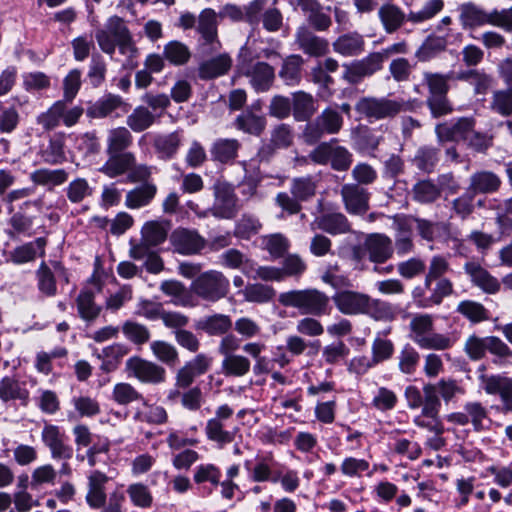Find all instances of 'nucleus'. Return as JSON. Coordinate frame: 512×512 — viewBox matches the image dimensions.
<instances>
[{"label":"nucleus","instance_id":"obj_35","mask_svg":"<svg viewBox=\"0 0 512 512\" xmlns=\"http://www.w3.org/2000/svg\"><path fill=\"white\" fill-rule=\"evenodd\" d=\"M378 18L386 33L392 34L408 21L407 14L393 3H385L378 9Z\"/></svg>","mask_w":512,"mask_h":512},{"label":"nucleus","instance_id":"obj_3","mask_svg":"<svg viewBox=\"0 0 512 512\" xmlns=\"http://www.w3.org/2000/svg\"><path fill=\"white\" fill-rule=\"evenodd\" d=\"M230 289L229 279L218 270H208L196 277L191 285V292L206 302L215 303L225 298Z\"/></svg>","mask_w":512,"mask_h":512},{"label":"nucleus","instance_id":"obj_11","mask_svg":"<svg viewBox=\"0 0 512 512\" xmlns=\"http://www.w3.org/2000/svg\"><path fill=\"white\" fill-rule=\"evenodd\" d=\"M41 441L54 460L68 461L73 457V447L67 442L65 432L55 424L45 423Z\"/></svg>","mask_w":512,"mask_h":512},{"label":"nucleus","instance_id":"obj_47","mask_svg":"<svg viewBox=\"0 0 512 512\" xmlns=\"http://www.w3.org/2000/svg\"><path fill=\"white\" fill-rule=\"evenodd\" d=\"M413 201L420 204H432L440 197V187L435 181L427 178L417 181L411 189Z\"/></svg>","mask_w":512,"mask_h":512},{"label":"nucleus","instance_id":"obj_10","mask_svg":"<svg viewBox=\"0 0 512 512\" xmlns=\"http://www.w3.org/2000/svg\"><path fill=\"white\" fill-rule=\"evenodd\" d=\"M233 415V409L227 404L219 406L215 411V417L209 419L205 426L206 437L217 444L219 448L232 443L237 429H225V421Z\"/></svg>","mask_w":512,"mask_h":512},{"label":"nucleus","instance_id":"obj_18","mask_svg":"<svg viewBox=\"0 0 512 512\" xmlns=\"http://www.w3.org/2000/svg\"><path fill=\"white\" fill-rule=\"evenodd\" d=\"M475 127V120L469 117L457 119L455 122L437 124L435 133L439 143L466 141Z\"/></svg>","mask_w":512,"mask_h":512},{"label":"nucleus","instance_id":"obj_25","mask_svg":"<svg viewBox=\"0 0 512 512\" xmlns=\"http://www.w3.org/2000/svg\"><path fill=\"white\" fill-rule=\"evenodd\" d=\"M369 260L373 263H384L393 255L392 240L380 233L370 234L364 242Z\"/></svg>","mask_w":512,"mask_h":512},{"label":"nucleus","instance_id":"obj_1","mask_svg":"<svg viewBox=\"0 0 512 512\" xmlns=\"http://www.w3.org/2000/svg\"><path fill=\"white\" fill-rule=\"evenodd\" d=\"M410 338L421 349L447 350L456 342L452 333H436L433 331L434 321L429 314L415 315L409 324Z\"/></svg>","mask_w":512,"mask_h":512},{"label":"nucleus","instance_id":"obj_42","mask_svg":"<svg viewBox=\"0 0 512 512\" xmlns=\"http://www.w3.org/2000/svg\"><path fill=\"white\" fill-rule=\"evenodd\" d=\"M197 32L204 44H213L217 41V14L211 8L202 10L198 16Z\"/></svg>","mask_w":512,"mask_h":512},{"label":"nucleus","instance_id":"obj_60","mask_svg":"<svg viewBox=\"0 0 512 512\" xmlns=\"http://www.w3.org/2000/svg\"><path fill=\"white\" fill-rule=\"evenodd\" d=\"M241 293L245 301L257 304L270 302L276 294L273 287L261 283L248 284Z\"/></svg>","mask_w":512,"mask_h":512},{"label":"nucleus","instance_id":"obj_45","mask_svg":"<svg viewBox=\"0 0 512 512\" xmlns=\"http://www.w3.org/2000/svg\"><path fill=\"white\" fill-rule=\"evenodd\" d=\"M439 152L438 148L430 145L420 146L412 157L411 163L423 173H432L439 162Z\"/></svg>","mask_w":512,"mask_h":512},{"label":"nucleus","instance_id":"obj_21","mask_svg":"<svg viewBox=\"0 0 512 512\" xmlns=\"http://www.w3.org/2000/svg\"><path fill=\"white\" fill-rule=\"evenodd\" d=\"M0 400L4 403L19 401L22 405H26L29 400L26 382L18 374L2 377L0 379Z\"/></svg>","mask_w":512,"mask_h":512},{"label":"nucleus","instance_id":"obj_22","mask_svg":"<svg viewBox=\"0 0 512 512\" xmlns=\"http://www.w3.org/2000/svg\"><path fill=\"white\" fill-rule=\"evenodd\" d=\"M340 193L348 213L361 215L369 209V193L358 184H345Z\"/></svg>","mask_w":512,"mask_h":512},{"label":"nucleus","instance_id":"obj_6","mask_svg":"<svg viewBox=\"0 0 512 512\" xmlns=\"http://www.w3.org/2000/svg\"><path fill=\"white\" fill-rule=\"evenodd\" d=\"M237 72L248 79L251 87L257 92H267L275 79L274 68L266 62L254 61L241 56L237 64Z\"/></svg>","mask_w":512,"mask_h":512},{"label":"nucleus","instance_id":"obj_17","mask_svg":"<svg viewBox=\"0 0 512 512\" xmlns=\"http://www.w3.org/2000/svg\"><path fill=\"white\" fill-rule=\"evenodd\" d=\"M295 44L305 55L320 58L329 52L327 39L316 35L309 27L301 25L295 32Z\"/></svg>","mask_w":512,"mask_h":512},{"label":"nucleus","instance_id":"obj_64","mask_svg":"<svg viewBox=\"0 0 512 512\" xmlns=\"http://www.w3.org/2000/svg\"><path fill=\"white\" fill-rule=\"evenodd\" d=\"M490 109L503 117L510 116L512 114V87L495 90L491 97Z\"/></svg>","mask_w":512,"mask_h":512},{"label":"nucleus","instance_id":"obj_56","mask_svg":"<svg viewBox=\"0 0 512 512\" xmlns=\"http://www.w3.org/2000/svg\"><path fill=\"white\" fill-rule=\"evenodd\" d=\"M168 222L148 221L141 230L142 240L154 247L163 243L168 235Z\"/></svg>","mask_w":512,"mask_h":512},{"label":"nucleus","instance_id":"obj_34","mask_svg":"<svg viewBox=\"0 0 512 512\" xmlns=\"http://www.w3.org/2000/svg\"><path fill=\"white\" fill-rule=\"evenodd\" d=\"M231 66V57L226 53L219 54L199 64L198 76L202 80H211L227 74Z\"/></svg>","mask_w":512,"mask_h":512},{"label":"nucleus","instance_id":"obj_58","mask_svg":"<svg viewBox=\"0 0 512 512\" xmlns=\"http://www.w3.org/2000/svg\"><path fill=\"white\" fill-rule=\"evenodd\" d=\"M435 384L427 383L423 386L422 416L436 419L441 408V400Z\"/></svg>","mask_w":512,"mask_h":512},{"label":"nucleus","instance_id":"obj_2","mask_svg":"<svg viewBox=\"0 0 512 512\" xmlns=\"http://www.w3.org/2000/svg\"><path fill=\"white\" fill-rule=\"evenodd\" d=\"M278 302L285 307L298 309L301 314L321 316L327 313L329 297L317 289L310 288L280 293Z\"/></svg>","mask_w":512,"mask_h":512},{"label":"nucleus","instance_id":"obj_33","mask_svg":"<svg viewBox=\"0 0 512 512\" xmlns=\"http://www.w3.org/2000/svg\"><path fill=\"white\" fill-rule=\"evenodd\" d=\"M241 146L240 141L235 138H218L211 145V158L222 164L233 163Z\"/></svg>","mask_w":512,"mask_h":512},{"label":"nucleus","instance_id":"obj_46","mask_svg":"<svg viewBox=\"0 0 512 512\" xmlns=\"http://www.w3.org/2000/svg\"><path fill=\"white\" fill-rule=\"evenodd\" d=\"M143 409H137L133 419L137 422L148 423L152 425H162L168 421V414L164 407L156 404H149L143 397L141 400Z\"/></svg>","mask_w":512,"mask_h":512},{"label":"nucleus","instance_id":"obj_23","mask_svg":"<svg viewBox=\"0 0 512 512\" xmlns=\"http://www.w3.org/2000/svg\"><path fill=\"white\" fill-rule=\"evenodd\" d=\"M459 21L464 30L475 29L491 22L490 12L474 2H464L457 7Z\"/></svg>","mask_w":512,"mask_h":512},{"label":"nucleus","instance_id":"obj_19","mask_svg":"<svg viewBox=\"0 0 512 512\" xmlns=\"http://www.w3.org/2000/svg\"><path fill=\"white\" fill-rule=\"evenodd\" d=\"M332 300L342 314L361 315L366 311L369 295L354 290H338Z\"/></svg>","mask_w":512,"mask_h":512},{"label":"nucleus","instance_id":"obj_49","mask_svg":"<svg viewBox=\"0 0 512 512\" xmlns=\"http://www.w3.org/2000/svg\"><path fill=\"white\" fill-rule=\"evenodd\" d=\"M304 59L299 54H292L286 57L279 71V77L288 86L298 85L302 79V66Z\"/></svg>","mask_w":512,"mask_h":512},{"label":"nucleus","instance_id":"obj_27","mask_svg":"<svg viewBox=\"0 0 512 512\" xmlns=\"http://www.w3.org/2000/svg\"><path fill=\"white\" fill-rule=\"evenodd\" d=\"M108 481V476L98 470L91 472L88 476L86 502L92 509H99L106 503L107 494L105 485Z\"/></svg>","mask_w":512,"mask_h":512},{"label":"nucleus","instance_id":"obj_39","mask_svg":"<svg viewBox=\"0 0 512 512\" xmlns=\"http://www.w3.org/2000/svg\"><path fill=\"white\" fill-rule=\"evenodd\" d=\"M332 47L336 53L344 57L357 56L364 51L365 40L358 32H348L340 35L332 43Z\"/></svg>","mask_w":512,"mask_h":512},{"label":"nucleus","instance_id":"obj_37","mask_svg":"<svg viewBox=\"0 0 512 512\" xmlns=\"http://www.w3.org/2000/svg\"><path fill=\"white\" fill-rule=\"evenodd\" d=\"M237 130L253 136H260L267 126L265 115L256 114L251 109H245L234 120Z\"/></svg>","mask_w":512,"mask_h":512},{"label":"nucleus","instance_id":"obj_55","mask_svg":"<svg viewBox=\"0 0 512 512\" xmlns=\"http://www.w3.org/2000/svg\"><path fill=\"white\" fill-rule=\"evenodd\" d=\"M79 316L85 321L95 320L100 312L101 306L95 303V294L91 290H82L76 299Z\"/></svg>","mask_w":512,"mask_h":512},{"label":"nucleus","instance_id":"obj_40","mask_svg":"<svg viewBox=\"0 0 512 512\" xmlns=\"http://www.w3.org/2000/svg\"><path fill=\"white\" fill-rule=\"evenodd\" d=\"M231 327L232 320L230 316L220 313L202 317L195 323L197 330H201L209 336L224 335Z\"/></svg>","mask_w":512,"mask_h":512},{"label":"nucleus","instance_id":"obj_54","mask_svg":"<svg viewBox=\"0 0 512 512\" xmlns=\"http://www.w3.org/2000/svg\"><path fill=\"white\" fill-rule=\"evenodd\" d=\"M30 180L41 186H60L68 180V173L64 169L41 168L30 174Z\"/></svg>","mask_w":512,"mask_h":512},{"label":"nucleus","instance_id":"obj_52","mask_svg":"<svg viewBox=\"0 0 512 512\" xmlns=\"http://www.w3.org/2000/svg\"><path fill=\"white\" fill-rule=\"evenodd\" d=\"M364 314L375 321L383 322H391L397 316L396 307L393 304L370 296Z\"/></svg>","mask_w":512,"mask_h":512},{"label":"nucleus","instance_id":"obj_9","mask_svg":"<svg viewBox=\"0 0 512 512\" xmlns=\"http://www.w3.org/2000/svg\"><path fill=\"white\" fill-rule=\"evenodd\" d=\"M404 102L387 97H363L355 105L356 111L369 120L392 118L404 109Z\"/></svg>","mask_w":512,"mask_h":512},{"label":"nucleus","instance_id":"obj_32","mask_svg":"<svg viewBox=\"0 0 512 512\" xmlns=\"http://www.w3.org/2000/svg\"><path fill=\"white\" fill-rule=\"evenodd\" d=\"M292 115L298 122L308 121L317 111V100L310 93L296 91L291 98Z\"/></svg>","mask_w":512,"mask_h":512},{"label":"nucleus","instance_id":"obj_4","mask_svg":"<svg viewBox=\"0 0 512 512\" xmlns=\"http://www.w3.org/2000/svg\"><path fill=\"white\" fill-rule=\"evenodd\" d=\"M343 117L332 107L325 108L313 121L308 122L302 132L303 141L316 144L325 135L338 134L343 127Z\"/></svg>","mask_w":512,"mask_h":512},{"label":"nucleus","instance_id":"obj_13","mask_svg":"<svg viewBox=\"0 0 512 512\" xmlns=\"http://www.w3.org/2000/svg\"><path fill=\"white\" fill-rule=\"evenodd\" d=\"M129 376L135 377L141 383L160 384L166 379V370L159 364L138 356L130 357L125 364Z\"/></svg>","mask_w":512,"mask_h":512},{"label":"nucleus","instance_id":"obj_7","mask_svg":"<svg viewBox=\"0 0 512 512\" xmlns=\"http://www.w3.org/2000/svg\"><path fill=\"white\" fill-rule=\"evenodd\" d=\"M464 351L473 361L483 359L487 351L500 359L512 358V349L496 336L479 337L472 334L465 341Z\"/></svg>","mask_w":512,"mask_h":512},{"label":"nucleus","instance_id":"obj_5","mask_svg":"<svg viewBox=\"0 0 512 512\" xmlns=\"http://www.w3.org/2000/svg\"><path fill=\"white\" fill-rule=\"evenodd\" d=\"M337 139L318 144L308 155L309 159L318 165L330 164L335 171H347L352 162V153L344 146L337 145Z\"/></svg>","mask_w":512,"mask_h":512},{"label":"nucleus","instance_id":"obj_44","mask_svg":"<svg viewBox=\"0 0 512 512\" xmlns=\"http://www.w3.org/2000/svg\"><path fill=\"white\" fill-rule=\"evenodd\" d=\"M456 79L467 82L473 86L474 93L477 95L485 94L493 83V77L483 69H468L460 71L457 73Z\"/></svg>","mask_w":512,"mask_h":512},{"label":"nucleus","instance_id":"obj_16","mask_svg":"<svg viewBox=\"0 0 512 512\" xmlns=\"http://www.w3.org/2000/svg\"><path fill=\"white\" fill-rule=\"evenodd\" d=\"M170 242L174 251L182 255L198 254L206 245V240L196 230L181 227L171 233Z\"/></svg>","mask_w":512,"mask_h":512},{"label":"nucleus","instance_id":"obj_29","mask_svg":"<svg viewBox=\"0 0 512 512\" xmlns=\"http://www.w3.org/2000/svg\"><path fill=\"white\" fill-rule=\"evenodd\" d=\"M464 271L470 276L471 282L485 293L494 294L500 290V283L484 267L477 262H466Z\"/></svg>","mask_w":512,"mask_h":512},{"label":"nucleus","instance_id":"obj_48","mask_svg":"<svg viewBox=\"0 0 512 512\" xmlns=\"http://www.w3.org/2000/svg\"><path fill=\"white\" fill-rule=\"evenodd\" d=\"M413 220L417 234L427 242H433L448 233V224L445 222L431 221L417 216Z\"/></svg>","mask_w":512,"mask_h":512},{"label":"nucleus","instance_id":"obj_50","mask_svg":"<svg viewBox=\"0 0 512 512\" xmlns=\"http://www.w3.org/2000/svg\"><path fill=\"white\" fill-rule=\"evenodd\" d=\"M133 136L126 127H116L110 129L106 138L105 153L127 152L126 150L132 145Z\"/></svg>","mask_w":512,"mask_h":512},{"label":"nucleus","instance_id":"obj_8","mask_svg":"<svg viewBox=\"0 0 512 512\" xmlns=\"http://www.w3.org/2000/svg\"><path fill=\"white\" fill-rule=\"evenodd\" d=\"M84 113V109L80 106L67 108L65 100H58L45 112L37 116L36 122L44 131H51L58 127L61 121L67 127L74 126Z\"/></svg>","mask_w":512,"mask_h":512},{"label":"nucleus","instance_id":"obj_20","mask_svg":"<svg viewBox=\"0 0 512 512\" xmlns=\"http://www.w3.org/2000/svg\"><path fill=\"white\" fill-rule=\"evenodd\" d=\"M215 200L211 207L213 216L222 219H231L237 212V198L234 192L226 185L214 186Z\"/></svg>","mask_w":512,"mask_h":512},{"label":"nucleus","instance_id":"obj_61","mask_svg":"<svg viewBox=\"0 0 512 512\" xmlns=\"http://www.w3.org/2000/svg\"><path fill=\"white\" fill-rule=\"evenodd\" d=\"M450 264L447 258L443 255H433L429 261L427 272L424 277V286L431 289L432 283L436 279H443L449 272Z\"/></svg>","mask_w":512,"mask_h":512},{"label":"nucleus","instance_id":"obj_57","mask_svg":"<svg viewBox=\"0 0 512 512\" xmlns=\"http://www.w3.org/2000/svg\"><path fill=\"white\" fill-rule=\"evenodd\" d=\"M37 288L40 293L47 297H54L57 294L56 274L51 268L42 262L35 272Z\"/></svg>","mask_w":512,"mask_h":512},{"label":"nucleus","instance_id":"obj_24","mask_svg":"<svg viewBox=\"0 0 512 512\" xmlns=\"http://www.w3.org/2000/svg\"><path fill=\"white\" fill-rule=\"evenodd\" d=\"M312 231L322 230L330 235L346 234L351 231L347 217L340 212L324 213L310 223Z\"/></svg>","mask_w":512,"mask_h":512},{"label":"nucleus","instance_id":"obj_26","mask_svg":"<svg viewBox=\"0 0 512 512\" xmlns=\"http://www.w3.org/2000/svg\"><path fill=\"white\" fill-rule=\"evenodd\" d=\"M479 385L480 388L487 395H498L501 397L509 392H512V378L505 374H486L485 366L478 369Z\"/></svg>","mask_w":512,"mask_h":512},{"label":"nucleus","instance_id":"obj_59","mask_svg":"<svg viewBox=\"0 0 512 512\" xmlns=\"http://www.w3.org/2000/svg\"><path fill=\"white\" fill-rule=\"evenodd\" d=\"M221 368L226 376L242 377L251 368L248 357L241 354H233L223 358Z\"/></svg>","mask_w":512,"mask_h":512},{"label":"nucleus","instance_id":"obj_28","mask_svg":"<svg viewBox=\"0 0 512 512\" xmlns=\"http://www.w3.org/2000/svg\"><path fill=\"white\" fill-rule=\"evenodd\" d=\"M107 161L99 168V172L109 178L124 175L134 166L135 155L132 152L106 153Z\"/></svg>","mask_w":512,"mask_h":512},{"label":"nucleus","instance_id":"obj_38","mask_svg":"<svg viewBox=\"0 0 512 512\" xmlns=\"http://www.w3.org/2000/svg\"><path fill=\"white\" fill-rule=\"evenodd\" d=\"M270 145L262 147L259 151L261 159H267L273 154L275 148H288L293 143V131L288 124H278L271 131Z\"/></svg>","mask_w":512,"mask_h":512},{"label":"nucleus","instance_id":"obj_53","mask_svg":"<svg viewBox=\"0 0 512 512\" xmlns=\"http://www.w3.org/2000/svg\"><path fill=\"white\" fill-rule=\"evenodd\" d=\"M354 140L358 151L374 156L375 151L379 148L380 144L384 142L385 137L364 127L358 129Z\"/></svg>","mask_w":512,"mask_h":512},{"label":"nucleus","instance_id":"obj_36","mask_svg":"<svg viewBox=\"0 0 512 512\" xmlns=\"http://www.w3.org/2000/svg\"><path fill=\"white\" fill-rule=\"evenodd\" d=\"M39 156L41 161L48 165L64 163L66 161L64 133H58L51 137L47 145L40 148Z\"/></svg>","mask_w":512,"mask_h":512},{"label":"nucleus","instance_id":"obj_30","mask_svg":"<svg viewBox=\"0 0 512 512\" xmlns=\"http://www.w3.org/2000/svg\"><path fill=\"white\" fill-rule=\"evenodd\" d=\"M501 186V179L492 171L480 170L474 172L469 178L468 190L473 195L491 194Z\"/></svg>","mask_w":512,"mask_h":512},{"label":"nucleus","instance_id":"obj_43","mask_svg":"<svg viewBox=\"0 0 512 512\" xmlns=\"http://www.w3.org/2000/svg\"><path fill=\"white\" fill-rule=\"evenodd\" d=\"M45 246L46 239L39 237L32 242L16 247L10 252L9 259L17 265L33 261L38 251L40 252V255H44Z\"/></svg>","mask_w":512,"mask_h":512},{"label":"nucleus","instance_id":"obj_31","mask_svg":"<svg viewBox=\"0 0 512 512\" xmlns=\"http://www.w3.org/2000/svg\"><path fill=\"white\" fill-rule=\"evenodd\" d=\"M126 106L127 104L120 95L108 93L90 104L86 109V115L92 119H102L110 116L117 109Z\"/></svg>","mask_w":512,"mask_h":512},{"label":"nucleus","instance_id":"obj_62","mask_svg":"<svg viewBox=\"0 0 512 512\" xmlns=\"http://www.w3.org/2000/svg\"><path fill=\"white\" fill-rule=\"evenodd\" d=\"M181 144V136L177 132L159 135L154 140V147L162 159L172 158Z\"/></svg>","mask_w":512,"mask_h":512},{"label":"nucleus","instance_id":"obj_15","mask_svg":"<svg viewBox=\"0 0 512 512\" xmlns=\"http://www.w3.org/2000/svg\"><path fill=\"white\" fill-rule=\"evenodd\" d=\"M212 357L199 353L179 368L175 375V386L177 388H189L195 379L204 375L212 365Z\"/></svg>","mask_w":512,"mask_h":512},{"label":"nucleus","instance_id":"obj_41","mask_svg":"<svg viewBox=\"0 0 512 512\" xmlns=\"http://www.w3.org/2000/svg\"><path fill=\"white\" fill-rule=\"evenodd\" d=\"M157 186L151 182H145L127 192L125 206L129 209H139L148 206L157 194Z\"/></svg>","mask_w":512,"mask_h":512},{"label":"nucleus","instance_id":"obj_51","mask_svg":"<svg viewBox=\"0 0 512 512\" xmlns=\"http://www.w3.org/2000/svg\"><path fill=\"white\" fill-rule=\"evenodd\" d=\"M155 120V115L147 106L139 105L126 117V125L131 131L140 133L149 129Z\"/></svg>","mask_w":512,"mask_h":512},{"label":"nucleus","instance_id":"obj_63","mask_svg":"<svg viewBox=\"0 0 512 512\" xmlns=\"http://www.w3.org/2000/svg\"><path fill=\"white\" fill-rule=\"evenodd\" d=\"M64 191L69 202L80 204L92 195L93 188L87 179L77 177L68 183Z\"/></svg>","mask_w":512,"mask_h":512},{"label":"nucleus","instance_id":"obj_12","mask_svg":"<svg viewBox=\"0 0 512 512\" xmlns=\"http://www.w3.org/2000/svg\"><path fill=\"white\" fill-rule=\"evenodd\" d=\"M342 79L350 85H357L365 78L371 77L382 67V58L379 54L370 53L366 57L342 65Z\"/></svg>","mask_w":512,"mask_h":512},{"label":"nucleus","instance_id":"obj_14","mask_svg":"<svg viewBox=\"0 0 512 512\" xmlns=\"http://www.w3.org/2000/svg\"><path fill=\"white\" fill-rule=\"evenodd\" d=\"M486 420H489L488 409L479 401H468L464 404L463 411L447 415L448 422L459 426L471 424L475 432L486 428Z\"/></svg>","mask_w":512,"mask_h":512}]
</instances>
